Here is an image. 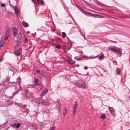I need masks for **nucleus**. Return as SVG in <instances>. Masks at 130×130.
<instances>
[{
    "label": "nucleus",
    "instance_id": "55",
    "mask_svg": "<svg viewBox=\"0 0 130 130\" xmlns=\"http://www.w3.org/2000/svg\"><path fill=\"white\" fill-rule=\"evenodd\" d=\"M1 47H2L0 45V49H1Z\"/></svg>",
    "mask_w": 130,
    "mask_h": 130
},
{
    "label": "nucleus",
    "instance_id": "24",
    "mask_svg": "<svg viewBox=\"0 0 130 130\" xmlns=\"http://www.w3.org/2000/svg\"><path fill=\"white\" fill-rule=\"evenodd\" d=\"M4 44V43L3 40H1L0 42V45L2 47H3Z\"/></svg>",
    "mask_w": 130,
    "mask_h": 130
},
{
    "label": "nucleus",
    "instance_id": "18",
    "mask_svg": "<svg viewBox=\"0 0 130 130\" xmlns=\"http://www.w3.org/2000/svg\"><path fill=\"white\" fill-rule=\"evenodd\" d=\"M19 85L20 86V87L21 88H22L20 86V83L19 82H18L17 83L16 85L15 86V89L17 90H19V87H18V85Z\"/></svg>",
    "mask_w": 130,
    "mask_h": 130
},
{
    "label": "nucleus",
    "instance_id": "19",
    "mask_svg": "<svg viewBox=\"0 0 130 130\" xmlns=\"http://www.w3.org/2000/svg\"><path fill=\"white\" fill-rule=\"evenodd\" d=\"M34 85H38V80L36 77H35L34 79Z\"/></svg>",
    "mask_w": 130,
    "mask_h": 130
},
{
    "label": "nucleus",
    "instance_id": "1",
    "mask_svg": "<svg viewBox=\"0 0 130 130\" xmlns=\"http://www.w3.org/2000/svg\"><path fill=\"white\" fill-rule=\"evenodd\" d=\"M76 85L79 87L84 89H86L88 86L87 83H85L84 81L81 80L77 81L76 82Z\"/></svg>",
    "mask_w": 130,
    "mask_h": 130
},
{
    "label": "nucleus",
    "instance_id": "33",
    "mask_svg": "<svg viewBox=\"0 0 130 130\" xmlns=\"http://www.w3.org/2000/svg\"><path fill=\"white\" fill-rule=\"evenodd\" d=\"M28 41V39L27 38L25 37V39L24 40V42L25 43H27Z\"/></svg>",
    "mask_w": 130,
    "mask_h": 130
},
{
    "label": "nucleus",
    "instance_id": "48",
    "mask_svg": "<svg viewBox=\"0 0 130 130\" xmlns=\"http://www.w3.org/2000/svg\"><path fill=\"white\" fill-rule=\"evenodd\" d=\"M15 104H16V105H19V104L18 103H16V102H15Z\"/></svg>",
    "mask_w": 130,
    "mask_h": 130
},
{
    "label": "nucleus",
    "instance_id": "17",
    "mask_svg": "<svg viewBox=\"0 0 130 130\" xmlns=\"http://www.w3.org/2000/svg\"><path fill=\"white\" fill-rule=\"evenodd\" d=\"M48 90L47 89H45L44 90H43L42 92L41 95H45L47 92Z\"/></svg>",
    "mask_w": 130,
    "mask_h": 130
},
{
    "label": "nucleus",
    "instance_id": "36",
    "mask_svg": "<svg viewBox=\"0 0 130 130\" xmlns=\"http://www.w3.org/2000/svg\"><path fill=\"white\" fill-rule=\"evenodd\" d=\"M5 4L4 3H2L1 5V6L2 7H5Z\"/></svg>",
    "mask_w": 130,
    "mask_h": 130
},
{
    "label": "nucleus",
    "instance_id": "57",
    "mask_svg": "<svg viewBox=\"0 0 130 130\" xmlns=\"http://www.w3.org/2000/svg\"><path fill=\"white\" fill-rule=\"evenodd\" d=\"M32 0V1L33 2V0Z\"/></svg>",
    "mask_w": 130,
    "mask_h": 130
},
{
    "label": "nucleus",
    "instance_id": "10",
    "mask_svg": "<svg viewBox=\"0 0 130 130\" xmlns=\"http://www.w3.org/2000/svg\"><path fill=\"white\" fill-rule=\"evenodd\" d=\"M17 83H15V82H11L9 83L8 84V86L9 87H12L14 86V87L16 85Z\"/></svg>",
    "mask_w": 130,
    "mask_h": 130
},
{
    "label": "nucleus",
    "instance_id": "20",
    "mask_svg": "<svg viewBox=\"0 0 130 130\" xmlns=\"http://www.w3.org/2000/svg\"><path fill=\"white\" fill-rule=\"evenodd\" d=\"M18 87H19V90H17L15 91L16 94L19 91H21L22 89V88H20V86L19 85H18Z\"/></svg>",
    "mask_w": 130,
    "mask_h": 130
},
{
    "label": "nucleus",
    "instance_id": "58",
    "mask_svg": "<svg viewBox=\"0 0 130 130\" xmlns=\"http://www.w3.org/2000/svg\"><path fill=\"white\" fill-rule=\"evenodd\" d=\"M1 85V84H0V85Z\"/></svg>",
    "mask_w": 130,
    "mask_h": 130
},
{
    "label": "nucleus",
    "instance_id": "26",
    "mask_svg": "<svg viewBox=\"0 0 130 130\" xmlns=\"http://www.w3.org/2000/svg\"><path fill=\"white\" fill-rule=\"evenodd\" d=\"M106 117V115L104 114H102L101 116V118L102 119H105Z\"/></svg>",
    "mask_w": 130,
    "mask_h": 130
},
{
    "label": "nucleus",
    "instance_id": "8",
    "mask_svg": "<svg viewBox=\"0 0 130 130\" xmlns=\"http://www.w3.org/2000/svg\"><path fill=\"white\" fill-rule=\"evenodd\" d=\"M21 52L22 50L20 48L15 51V53L16 55L17 56H20L21 54Z\"/></svg>",
    "mask_w": 130,
    "mask_h": 130
},
{
    "label": "nucleus",
    "instance_id": "31",
    "mask_svg": "<svg viewBox=\"0 0 130 130\" xmlns=\"http://www.w3.org/2000/svg\"><path fill=\"white\" fill-rule=\"evenodd\" d=\"M115 46H111L109 48V50H110L111 51H114Z\"/></svg>",
    "mask_w": 130,
    "mask_h": 130
},
{
    "label": "nucleus",
    "instance_id": "47",
    "mask_svg": "<svg viewBox=\"0 0 130 130\" xmlns=\"http://www.w3.org/2000/svg\"><path fill=\"white\" fill-rule=\"evenodd\" d=\"M13 96H10L9 97V98L10 99H12V98H13Z\"/></svg>",
    "mask_w": 130,
    "mask_h": 130
},
{
    "label": "nucleus",
    "instance_id": "38",
    "mask_svg": "<svg viewBox=\"0 0 130 130\" xmlns=\"http://www.w3.org/2000/svg\"><path fill=\"white\" fill-rule=\"evenodd\" d=\"M6 81L7 82V83L9 82V78H8L7 77L6 79Z\"/></svg>",
    "mask_w": 130,
    "mask_h": 130
},
{
    "label": "nucleus",
    "instance_id": "21",
    "mask_svg": "<svg viewBox=\"0 0 130 130\" xmlns=\"http://www.w3.org/2000/svg\"><path fill=\"white\" fill-rule=\"evenodd\" d=\"M14 69V68L12 66H10L8 68L9 70L11 71H13Z\"/></svg>",
    "mask_w": 130,
    "mask_h": 130
},
{
    "label": "nucleus",
    "instance_id": "46",
    "mask_svg": "<svg viewBox=\"0 0 130 130\" xmlns=\"http://www.w3.org/2000/svg\"><path fill=\"white\" fill-rule=\"evenodd\" d=\"M74 58L76 59L77 60H79V59H78V58H77V57H75Z\"/></svg>",
    "mask_w": 130,
    "mask_h": 130
},
{
    "label": "nucleus",
    "instance_id": "16",
    "mask_svg": "<svg viewBox=\"0 0 130 130\" xmlns=\"http://www.w3.org/2000/svg\"><path fill=\"white\" fill-rule=\"evenodd\" d=\"M22 24L23 26L25 27H28L29 26L28 24L24 21H23L22 22Z\"/></svg>",
    "mask_w": 130,
    "mask_h": 130
},
{
    "label": "nucleus",
    "instance_id": "43",
    "mask_svg": "<svg viewBox=\"0 0 130 130\" xmlns=\"http://www.w3.org/2000/svg\"><path fill=\"white\" fill-rule=\"evenodd\" d=\"M58 106V107H60V105H61V104H60L59 102H58V103L57 104Z\"/></svg>",
    "mask_w": 130,
    "mask_h": 130
},
{
    "label": "nucleus",
    "instance_id": "45",
    "mask_svg": "<svg viewBox=\"0 0 130 130\" xmlns=\"http://www.w3.org/2000/svg\"><path fill=\"white\" fill-rule=\"evenodd\" d=\"M16 94V93L15 92H13V95H15V94Z\"/></svg>",
    "mask_w": 130,
    "mask_h": 130
},
{
    "label": "nucleus",
    "instance_id": "14",
    "mask_svg": "<svg viewBox=\"0 0 130 130\" xmlns=\"http://www.w3.org/2000/svg\"><path fill=\"white\" fill-rule=\"evenodd\" d=\"M22 36L21 34L20 33H19L18 34L17 37V40L20 41L21 40Z\"/></svg>",
    "mask_w": 130,
    "mask_h": 130
},
{
    "label": "nucleus",
    "instance_id": "54",
    "mask_svg": "<svg viewBox=\"0 0 130 130\" xmlns=\"http://www.w3.org/2000/svg\"><path fill=\"white\" fill-rule=\"evenodd\" d=\"M103 126H105V124H103Z\"/></svg>",
    "mask_w": 130,
    "mask_h": 130
},
{
    "label": "nucleus",
    "instance_id": "32",
    "mask_svg": "<svg viewBox=\"0 0 130 130\" xmlns=\"http://www.w3.org/2000/svg\"><path fill=\"white\" fill-rule=\"evenodd\" d=\"M38 85L37 87L39 88L40 89H41L42 88V85L41 84H39Z\"/></svg>",
    "mask_w": 130,
    "mask_h": 130
},
{
    "label": "nucleus",
    "instance_id": "25",
    "mask_svg": "<svg viewBox=\"0 0 130 130\" xmlns=\"http://www.w3.org/2000/svg\"><path fill=\"white\" fill-rule=\"evenodd\" d=\"M104 56V55L103 54H102L99 57V59L100 60H102L103 59V58Z\"/></svg>",
    "mask_w": 130,
    "mask_h": 130
},
{
    "label": "nucleus",
    "instance_id": "40",
    "mask_svg": "<svg viewBox=\"0 0 130 130\" xmlns=\"http://www.w3.org/2000/svg\"><path fill=\"white\" fill-rule=\"evenodd\" d=\"M75 51H76V52H80L81 53H82V54H83V52H82V51H80H80H78L77 50H75Z\"/></svg>",
    "mask_w": 130,
    "mask_h": 130
},
{
    "label": "nucleus",
    "instance_id": "53",
    "mask_svg": "<svg viewBox=\"0 0 130 130\" xmlns=\"http://www.w3.org/2000/svg\"><path fill=\"white\" fill-rule=\"evenodd\" d=\"M27 32L29 34V31H27Z\"/></svg>",
    "mask_w": 130,
    "mask_h": 130
},
{
    "label": "nucleus",
    "instance_id": "44",
    "mask_svg": "<svg viewBox=\"0 0 130 130\" xmlns=\"http://www.w3.org/2000/svg\"><path fill=\"white\" fill-rule=\"evenodd\" d=\"M88 68V67L87 66H85V67H84V69L85 70H86Z\"/></svg>",
    "mask_w": 130,
    "mask_h": 130
},
{
    "label": "nucleus",
    "instance_id": "3",
    "mask_svg": "<svg viewBox=\"0 0 130 130\" xmlns=\"http://www.w3.org/2000/svg\"><path fill=\"white\" fill-rule=\"evenodd\" d=\"M10 34V32L9 30L7 29L5 31V36L4 37V39L5 40H7Z\"/></svg>",
    "mask_w": 130,
    "mask_h": 130
},
{
    "label": "nucleus",
    "instance_id": "39",
    "mask_svg": "<svg viewBox=\"0 0 130 130\" xmlns=\"http://www.w3.org/2000/svg\"><path fill=\"white\" fill-rule=\"evenodd\" d=\"M57 108H58V110L59 111V112H60V107H58Z\"/></svg>",
    "mask_w": 130,
    "mask_h": 130
},
{
    "label": "nucleus",
    "instance_id": "9",
    "mask_svg": "<svg viewBox=\"0 0 130 130\" xmlns=\"http://www.w3.org/2000/svg\"><path fill=\"white\" fill-rule=\"evenodd\" d=\"M21 44L20 41L17 40L15 42L14 46L15 48L20 46Z\"/></svg>",
    "mask_w": 130,
    "mask_h": 130
},
{
    "label": "nucleus",
    "instance_id": "35",
    "mask_svg": "<svg viewBox=\"0 0 130 130\" xmlns=\"http://www.w3.org/2000/svg\"><path fill=\"white\" fill-rule=\"evenodd\" d=\"M17 80L18 81V82L15 83H17L18 82H19L20 83V81L21 80V78H18L17 79Z\"/></svg>",
    "mask_w": 130,
    "mask_h": 130
},
{
    "label": "nucleus",
    "instance_id": "41",
    "mask_svg": "<svg viewBox=\"0 0 130 130\" xmlns=\"http://www.w3.org/2000/svg\"><path fill=\"white\" fill-rule=\"evenodd\" d=\"M40 71L39 70H37L36 71V72L37 73H40Z\"/></svg>",
    "mask_w": 130,
    "mask_h": 130
},
{
    "label": "nucleus",
    "instance_id": "23",
    "mask_svg": "<svg viewBox=\"0 0 130 130\" xmlns=\"http://www.w3.org/2000/svg\"><path fill=\"white\" fill-rule=\"evenodd\" d=\"M69 64H74L75 63V61L72 60H70L69 61Z\"/></svg>",
    "mask_w": 130,
    "mask_h": 130
},
{
    "label": "nucleus",
    "instance_id": "29",
    "mask_svg": "<svg viewBox=\"0 0 130 130\" xmlns=\"http://www.w3.org/2000/svg\"><path fill=\"white\" fill-rule=\"evenodd\" d=\"M16 124H12L10 125V126L11 127L14 128L16 127Z\"/></svg>",
    "mask_w": 130,
    "mask_h": 130
},
{
    "label": "nucleus",
    "instance_id": "15",
    "mask_svg": "<svg viewBox=\"0 0 130 130\" xmlns=\"http://www.w3.org/2000/svg\"><path fill=\"white\" fill-rule=\"evenodd\" d=\"M14 12L16 14H18V6H15L14 8Z\"/></svg>",
    "mask_w": 130,
    "mask_h": 130
},
{
    "label": "nucleus",
    "instance_id": "28",
    "mask_svg": "<svg viewBox=\"0 0 130 130\" xmlns=\"http://www.w3.org/2000/svg\"><path fill=\"white\" fill-rule=\"evenodd\" d=\"M55 128V126L54 124H53L52 126V127L51 128L50 130H54Z\"/></svg>",
    "mask_w": 130,
    "mask_h": 130
},
{
    "label": "nucleus",
    "instance_id": "30",
    "mask_svg": "<svg viewBox=\"0 0 130 130\" xmlns=\"http://www.w3.org/2000/svg\"><path fill=\"white\" fill-rule=\"evenodd\" d=\"M62 37L63 38H64L66 37V33L65 32H62Z\"/></svg>",
    "mask_w": 130,
    "mask_h": 130
},
{
    "label": "nucleus",
    "instance_id": "27",
    "mask_svg": "<svg viewBox=\"0 0 130 130\" xmlns=\"http://www.w3.org/2000/svg\"><path fill=\"white\" fill-rule=\"evenodd\" d=\"M66 112L67 110L66 109V108H64L63 109V114L64 116H65L66 114Z\"/></svg>",
    "mask_w": 130,
    "mask_h": 130
},
{
    "label": "nucleus",
    "instance_id": "50",
    "mask_svg": "<svg viewBox=\"0 0 130 130\" xmlns=\"http://www.w3.org/2000/svg\"><path fill=\"white\" fill-rule=\"evenodd\" d=\"M41 76H46V74H45V75H43V74H41Z\"/></svg>",
    "mask_w": 130,
    "mask_h": 130
},
{
    "label": "nucleus",
    "instance_id": "7",
    "mask_svg": "<svg viewBox=\"0 0 130 130\" xmlns=\"http://www.w3.org/2000/svg\"><path fill=\"white\" fill-rule=\"evenodd\" d=\"M12 30L13 31V36H16L17 34L18 30L15 27H13L12 28Z\"/></svg>",
    "mask_w": 130,
    "mask_h": 130
},
{
    "label": "nucleus",
    "instance_id": "49",
    "mask_svg": "<svg viewBox=\"0 0 130 130\" xmlns=\"http://www.w3.org/2000/svg\"><path fill=\"white\" fill-rule=\"evenodd\" d=\"M26 105H24L23 106V107H24L25 106H26Z\"/></svg>",
    "mask_w": 130,
    "mask_h": 130
},
{
    "label": "nucleus",
    "instance_id": "37",
    "mask_svg": "<svg viewBox=\"0 0 130 130\" xmlns=\"http://www.w3.org/2000/svg\"><path fill=\"white\" fill-rule=\"evenodd\" d=\"M55 47L57 49H59L60 48V46L59 45H58L55 46Z\"/></svg>",
    "mask_w": 130,
    "mask_h": 130
},
{
    "label": "nucleus",
    "instance_id": "34",
    "mask_svg": "<svg viewBox=\"0 0 130 130\" xmlns=\"http://www.w3.org/2000/svg\"><path fill=\"white\" fill-rule=\"evenodd\" d=\"M20 123H17V125H16V127L17 128H19L20 126Z\"/></svg>",
    "mask_w": 130,
    "mask_h": 130
},
{
    "label": "nucleus",
    "instance_id": "42",
    "mask_svg": "<svg viewBox=\"0 0 130 130\" xmlns=\"http://www.w3.org/2000/svg\"><path fill=\"white\" fill-rule=\"evenodd\" d=\"M24 94H26V93L25 94H23V97H22V98L23 99V100H24V98H25V96L24 95Z\"/></svg>",
    "mask_w": 130,
    "mask_h": 130
},
{
    "label": "nucleus",
    "instance_id": "52",
    "mask_svg": "<svg viewBox=\"0 0 130 130\" xmlns=\"http://www.w3.org/2000/svg\"><path fill=\"white\" fill-rule=\"evenodd\" d=\"M84 57H85V58H87L88 57L85 56H84Z\"/></svg>",
    "mask_w": 130,
    "mask_h": 130
},
{
    "label": "nucleus",
    "instance_id": "2",
    "mask_svg": "<svg viewBox=\"0 0 130 130\" xmlns=\"http://www.w3.org/2000/svg\"><path fill=\"white\" fill-rule=\"evenodd\" d=\"M26 94H24V95L25 96V98L24 99H28V98H30L34 97L33 94L32 92H30L28 90H25L24 91Z\"/></svg>",
    "mask_w": 130,
    "mask_h": 130
},
{
    "label": "nucleus",
    "instance_id": "11",
    "mask_svg": "<svg viewBox=\"0 0 130 130\" xmlns=\"http://www.w3.org/2000/svg\"><path fill=\"white\" fill-rule=\"evenodd\" d=\"M109 109L111 114L113 116H115V114L114 113L113 108L112 107H109Z\"/></svg>",
    "mask_w": 130,
    "mask_h": 130
},
{
    "label": "nucleus",
    "instance_id": "13",
    "mask_svg": "<svg viewBox=\"0 0 130 130\" xmlns=\"http://www.w3.org/2000/svg\"><path fill=\"white\" fill-rule=\"evenodd\" d=\"M36 3L37 4H40L42 5H44V4L43 1L42 0H36Z\"/></svg>",
    "mask_w": 130,
    "mask_h": 130
},
{
    "label": "nucleus",
    "instance_id": "22",
    "mask_svg": "<svg viewBox=\"0 0 130 130\" xmlns=\"http://www.w3.org/2000/svg\"><path fill=\"white\" fill-rule=\"evenodd\" d=\"M116 72L119 75H120L121 74V70L119 68H117Z\"/></svg>",
    "mask_w": 130,
    "mask_h": 130
},
{
    "label": "nucleus",
    "instance_id": "56",
    "mask_svg": "<svg viewBox=\"0 0 130 130\" xmlns=\"http://www.w3.org/2000/svg\"><path fill=\"white\" fill-rule=\"evenodd\" d=\"M54 43H53V45H54Z\"/></svg>",
    "mask_w": 130,
    "mask_h": 130
},
{
    "label": "nucleus",
    "instance_id": "12",
    "mask_svg": "<svg viewBox=\"0 0 130 130\" xmlns=\"http://www.w3.org/2000/svg\"><path fill=\"white\" fill-rule=\"evenodd\" d=\"M41 103L43 105H48L49 104V103L48 102L43 100H42L41 101Z\"/></svg>",
    "mask_w": 130,
    "mask_h": 130
},
{
    "label": "nucleus",
    "instance_id": "5",
    "mask_svg": "<svg viewBox=\"0 0 130 130\" xmlns=\"http://www.w3.org/2000/svg\"><path fill=\"white\" fill-rule=\"evenodd\" d=\"M13 103V102L12 101H7L6 104H4V106L5 107H8L12 104Z\"/></svg>",
    "mask_w": 130,
    "mask_h": 130
},
{
    "label": "nucleus",
    "instance_id": "6",
    "mask_svg": "<svg viewBox=\"0 0 130 130\" xmlns=\"http://www.w3.org/2000/svg\"><path fill=\"white\" fill-rule=\"evenodd\" d=\"M121 48H118V47L115 46L114 51V52H118L119 54H120L121 53Z\"/></svg>",
    "mask_w": 130,
    "mask_h": 130
},
{
    "label": "nucleus",
    "instance_id": "4",
    "mask_svg": "<svg viewBox=\"0 0 130 130\" xmlns=\"http://www.w3.org/2000/svg\"><path fill=\"white\" fill-rule=\"evenodd\" d=\"M75 104L73 106V114L75 115V114L76 112V108L77 106V102H75Z\"/></svg>",
    "mask_w": 130,
    "mask_h": 130
},
{
    "label": "nucleus",
    "instance_id": "51",
    "mask_svg": "<svg viewBox=\"0 0 130 130\" xmlns=\"http://www.w3.org/2000/svg\"><path fill=\"white\" fill-rule=\"evenodd\" d=\"M87 13V14L89 15V14H90V13L88 12V13Z\"/></svg>",
    "mask_w": 130,
    "mask_h": 130
}]
</instances>
